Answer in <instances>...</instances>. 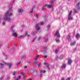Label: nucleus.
<instances>
[{"label": "nucleus", "instance_id": "27", "mask_svg": "<svg viewBox=\"0 0 80 80\" xmlns=\"http://www.w3.org/2000/svg\"><path fill=\"white\" fill-rule=\"evenodd\" d=\"M44 50H46L47 49V47H43L42 48Z\"/></svg>", "mask_w": 80, "mask_h": 80}, {"label": "nucleus", "instance_id": "14", "mask_svg": "<svg viewBox=\"0 0 80 80\" xmlns=\"http://www.w3.org/2000/svg\"><path fill=\"white\" fill-rule=\"evenodd\" d=\"M45 71H41L40 72V77H42V75L43 73H45Z\"/></svg>", "mask_w": 80, "mask_h": 80}, {"label": "nucleus", "instance_id": "12", "mask_svg": "<svg viewBox=\"0 0 80 80\" xmlns=\"http://www.w3.org/2000/svg\"><path fill=\"white\" fill-rule=\"evenodd\" d=\"M56 58L57 59H60V60H62V59L63 58V55H61L59 58L57 56L56 57Z\"/></svg>", "mask_w": 80, "mask_h": 80}, {"label": "nucleus", "instance_id": "52", "mask_svg": "<svg viewBox=\"0 0 80 80\" xmlns=\"http://www.w3.org/2000/svg\"><path fill=\"white\" fill-rule=\"evenodd\" d=\"M30 80H32V79H31Z\"/></svg>", "mask_w": 80, "mask_h": 80}, {"label": "nucleus", "instance_id": "6", "mask_svg": "<svg viewBox=\"0 0 80 80\" xmlns=\"http://www.w3.org/2000/svg\"><path fill=\"white\" fill-rule=\"evenodd\" d=\"M55 36H56L58 38H60V35L59 33V32L58 31H57L55 34Z\"/></svg>", "mask_w": 80, "mask_h": 80}, {"label": "nucleus", "instance_id": "9", "mask_svg": "<svg viewBox=\"0 0 80 80\" xmlns=\"http://www.w3.org/2000/svg\"><path fill=\"white\" fill-rule=\"evenodd\" d=\"M72 63V61L71 59H69L68 60V64L69 65H71Z\"/></svg>", "mask_w": 80, "mask_h": 80}, {"label": "nucleus", "instance_id": "11", "mask_svg": "<svg viewBox=\"0 0 80 80\" xmlns=\"http://www.w3.org/2000/svg\"><path fill=\"white\" fill-rule=\"evenodd\" d=\"M67 38L68 39L69 42H70V41H71V37H70V35H68L67 37Z\"/></svg>", "mask_w": 80, "mask_h": 80}, {"label": "nucleus", "instance_id": "29", "mask_svg": "<svg viewBox=\"0 0 80 80\" xmlns=\"http://www.w3.org/2000/svg\"><path fill=\"white\" fill-rule=\"evenodd\" d=\"M56 41L57 43H58L60 42V40L56 39Z\"/></svg>", "mask_w": 80, "mask_h": 80}, {"label": "nucleus", "instance_id": "43", "mask_svg": "<svg viewBox=\"0 0 80 80\" xmlns=\"http://www.w3.org/2000/svg\"><path fill=\"white\" fill-rule=\"evenodd\" d=\"M44 58H47V56H44Z\"/></svg>", "mask_w": 80, "mask_h": 80}, {"label": "nucleus", "instance_id": "40", "mask_svg": "<svg viewBox=\"0 0 80 80\" xmlns=\"http://www.w3.org/2000/svg\"><path fill=\"white\" fill-rule=\"evenodd\" d=\"M3 77H1L0 79V80H2V79H3Z\"/></svg>", "mask_w": 80, "mask_h": 80}, {"label": "nucleus", "instance_id": "15", "mask_svg": "<svg viewBox=\"0 0 80 80\" xmlns=\"http://www.w3.org/2000/svg\"><path fill=\"white\" fill-rule=\"evenodd\" d=\"M37 64V62L36 61H35L34 62H33V65L34 66H36V65Z\"/></svg>", "mask_w": 80, "mask_h": 80}, {"label": "nucleus", "instance_id": "10", "mask_svg": "<svg viewBox=\"0 0 80 80\" xmlns=\"http://www.w3.org/2000/svg\"><path fill=\"white\" fill-rule=\"evenodd\" d=\"M18 13H22V12H23V10L22 9H20L18 10Z\"/></svg>", "mask_w": 80, "mask_h": 80}, {"label": "nucleus", "instance_id": "25", "mask_svg": "<svg viewBox=\"0 0 80 80\" xmlns=\"http://www.w3.org/2000/svg\"><path fill=\"white\" fill-rule=\"evenodd\" d=\"M46 6H44L42 8L41 10H45V8H46Z\"/></svg>", "mask_w": 80, "mask_h": 80}, {"label": "nucleus", "instance_id": "31", "mask_svg": "<svg viewBox=\"0 0 80 80\" xmlns=\"http://www.w3.org/2000/svg\"><path fill=\"white\" fill-rule=\"evenodd\" d=\"M48 41V39L47 38L45 39L44 41V42H47Z\"/></svg>", "mask_w": 80, "mask_h": 80}, {"label": "nucleus", "instance_id": "35", "mask_svg": "<svg viewBox=\"0 0 80 80\" xmlns=\"http://www.w3.org/2000/svg\"><path fill=\"white\" fill-rule=\"evenodd\" d=\"M31 62H32L31 61H28V63H29V64L30 63H31Z\"/></svg>", "mask_w": 80, "mask_h": 80}, {"label": "nucleus", "instance_id": "30", "mask_svg": "<svg viewBox=\"0 0 80 80\" xmlns=\"http://www.w3.org/2000/svg\"><path fill=\"white\" fill-rule=\"evenodd\" d=\"M58 49H57L56 50L55 53H58Z\"/></svg>", "mask_w": 80, "mask_h": 80}, {"label": "nucleus", "instance_id": "56", "mask_svg": "<svg viewBox=\"0 0 80 80\" xmlns=\"http://www.w3.org/2000/svg\"><path fill=\"white\" fill-rule=\"evenodd\" d=\"M52 10H53V9H52Z\"/></svg>", "mask_w": 80, "mask_h": 80}, {"label": "nucleus", "instance_id": "45", "mask_svg": "<svg viewBox=\"0 0 80 80\" xmlns=\"http://www.w3.org/2000/svg\"><path fill=\"white\" fill-rule=\"evenodd\" d=\"M7 79L8 80H9L10 79V77H8Z\"/></svg>", "mask_w": 80, "mask_h": 80}, {"label": "nucleus", "instance_id": "39", "mask_svg": "<svg viewBox=\"0 0 80 80\" xmlns=\"http://www.w3.org/2000/svg\"><path fill=\"white\" fill-rule=\"evenodd\" d=\"M15 73H16L15 72H13L12 73V75H15Z\"/></svg>", "mask_w": 80, "mask_h": 80}, {"label": "nucleus", "instance_id": "20", "mask_svg": "<svg viewBox=\"0 0 80 80\" xmlns=\"http://www.w3.org/2000/svg\"><path fill=\"white\" fill-rule=\"evenodd\" d=\"M21 78V76H18L17 78H16L15 79V80H18V79H20Z\"/></svg>", "mask_w": 80, "mask_h": 80}, {"label": "nucleus", "instance_id": "7", "mask_svg": "<svg viewBox=\"0 0 80 80\" xmlns=\"http://www.w3.org/2000/svg\"><path fill=\"white\" fill-rule=\"evenodd\" d=\"M27 37H29V36H30V35H27V32H26V33L25 36H19L18 37V38H22L23 37H25V36H27Z\"/></svg>", "mask_w": 80, "mask_h": 80}, {"label": "nucleus", "instance_id": "2", "mask_svg": "<svg viewBox=\"0 0 80 80\" xmlns=\"http://www.w3.org/2000/svg\"><path fill=\"white\" fill-rule=\"evenodd\" d=\"M43 22H41L39 23V24H37L35 25V27L36 28V30L37 32H38L39 30H40V27H39V25H40L41 26V25H43Z\"/></svg>", "mask_w": 80, "mask_h": 80}, {"label": "nucleus", "instance_id": "13", "mask_svg": "<svg viewBox=\"0 0 80 80\" xmlns=\"http://www.w3.org/2000/svg\"><path fill=\"white\" fill-rule=\"evenodd\" d=\"M35 8V5L33 6L32 7L29 13H32V12H33V8Z\"/></svg>", "mask_w": 80, "mask_h": 80}, {"label": "nucleus", "instance_id": "37", "mask_svg": "<svg viewBox=\"0 0 80 80\" xmlns=\"http://www.w3.org/2000/svg\"><path fill=\"white\" fill-rule=\"evenodd\" d=\"M66 80H70V78H68L66 79Z\"/></svg>", "mask_w": 80, "mask_h": 80}, {"label": "nucleus", "instance_id": "50", "mask_svg": "<svg viewBox=\"0 0 80 80\" xmlns=\"http://www.w3.org/2000/svg\"><path fill=\"white\" fill-rule=\"evenodd\" d=\"M77 50V49L76 48L74 50V51H75V50Z\"/></svg>", "mask_w": 80, "mask_h": 80}, {"label": "nucleus", "instance_id": "17", "mask_svg": "<svg viewBox=\"0 0 80 80\" xmlns=\"http://www.w3.org/2000/svg\"><path fill=\"white\" fill-rule=\"evenodd\" d=\"M39 56H40V55H36V58H34V59L35 60V61H36V60H37L38 59L37 58H38V57H39Z\"/></svg>", "mask_w": 80, "mask_h": 80}, {"label": "nucleus", "instance_id": "23", "mask_svg": "<svg viewBox=\"0 0 80 80\" xmlns=\"http://www.w3.org/2000/svg\"><path fill=\"white\" fill-rule=\"evenodd\" d=\"M4 65L2 63H0V67L2 68L3 67Z\"/></svg>", "mask_w": 80, "mask_h": 80}, {"label": "nucleus", "instance_id": "42", "mask_svg": "<svg viewBox=\"0 0 80 80\" xmlns=\"http://www.w3.org/2000/svg\"><path fill=\"white\" fill-rule=\"evenodd\" d=\"M47 64V63H46V62H45L44 63H43V65H46Z\"/></svg>", "mask_w": 80, "mask_h": 80}, {"label": "nucleus", "instance_id": "49", "mask_svg": "<svg viewBox=\"0 0 80 80\" xmlns=\"http://www.w3.org/2000/svg\"><path fill=\"white\" fill-rule=\"evenodd\" d=\"M37 18H38V15L37 14Z\"/></svg>", "mask_w": 80, "mask_h": 80}, {"label": "nucleus", "instance_id": "48", "mask_svg": "<svg viewBox=\"0 0 80 80\" xmlns=\"http://www.w3.org/2000/svg\"><path fill=\"white\" fill-rule=\"evenodd\" d=\"M35 39H34L32 40V42H34V41H35Z\"/></svg>", "mask_w": 80, "mask_h": 80}, {"label": "nucleus", "instance_id": "32", "mask_svg": "<svg viewBox=\"0 0 80 80\" xmlns=\"http://www.w3.org/2000/svg\"><path fill=\"white\" fill-rule=\"evenodd\" d=\"M36 33H37V32H34L33 33H32V35H35L36 34Z\"/></svg>", "mask_w": 80, "mask_h": 80}, {"label": "nucleus", "instance_id": "51", "mask_svg": "<svg viewBox=\"0 0 80 80\" xmlns=\"http://www.w3.org/2000/svg\"><path fill=\"white\" fill-rule=\"evenodd\" d=\"M27 66H25V67H24V68H27Z\"/></svg>", "mask_w": 80, "mask_h": 80}, {"label": "nucleus", "instance_id": "22", "mask_svg": "<svg viewBox=\"0 0 80 80\" xmlns=\"http://www.w3.org/2000/svg\"><path fill=\"white\" fill-rule=\"evenodd\" d=\"M33 74L34 75H37V71H35L33 72Z\"/></svg>", "mask_w": 80, "mask_h": 80}, {"label": "nucleus", "instance_id": "3", "mask_svg": "<svg viewBox=\"0 0 80 80\" xmlns=\"http://www.w3.org/2000/svg\"><path fill=\"white\" fill-rule=\"evenodd\" d=\"M80 2L78 3L76 8L74 9V12H75V13H78V12L77 10H79L80 9Z\"/></svg>", "mask_w": 80, "mask_h": 80}, {"label": "nucleus", "instance_id": "34", "mask_svg": "<svg viewBox=\"0 0 80 80\" xmlns=\"http://www.w3.org/2000/svg\"><path fill=\"white\" fill-rule=\"evenodd\" d=\"M22 58H26V56H22Z\"/></svg>", "mask_w": 80, "mask_h": 80}, {"label": "nucleus", "instance_id": "5", "mask_svg": "<svg viewBox=\"0 0 80 80\" xmlns=\"http://www.w3.org/2000/svg\"><path fill=\"white\" fill-rule=\"evenodd\" d=\"M72 13V11H71L68 14V20H73V18L71 17V15Z\"/></svg>", "mask_w": 80, "mask_h": 80}, {"label": "nucleus", "instance_id": "1", "mask_svg": "<svg viewBox=\"0 0 80 80\" xmlns=\"http://www.w3.org/2000/svg\"><path fill=\"white\" fill-rule=\"evenodd\" d=\"M9 10L4 15V16L2 18V19L5 20V21H8L9 23H13V20H12L10 17L12 15V13L10 12V10L12 9V4L8 5Z\"/></svg>", "mask_w": 80, "mask_h": 80}, {"label": "nucleus", "instance_id": "18", "mask_svg": "<svg viewBox=\"0 0 80 80\" xmlns=\"http://www.w3.org/2000/svg\"><path fill=\"white\" fill-rule=\"evenodd\" d=\"M61 68H66V64H63L62 65Z\"/></svg>", "mask_w": 80, "mask_h": 80}, {"label": "nucleus", "instance_id": "38", "mask_svg": "<svg viewBox=\"0 0 80 80\" xmlns=\"http://www.w3.org/2000/svg\"><path fill=\"white\" fill-rule=\"evenodd\" d=\"M41 65V63H40L38 64V67H40V65Z\"/></svg>", "mask_w": 80, "mask_h": 80}, {"label": "nucleus", "instance_id": "55", "mask_svg": "<svg viewBox=\"0 0 80 80\" xmlns=\"http://www.w3.org/2000/svg\"><path fill=\"white\" fill-rule=\"evenodd\" d=\"M0 20H1V18H0Z\"/></svg>", "mask_w": 80, "mask_h": 80}, {"label": "nucleus", "instance_id": "16", "mask_svg": "<svg viewBox=\"0 0 80 80\" xmlns=\"http://www.w3.org/2000/svg\"><path fill=\"white\" fill-rule=\"evenodd\" d=\"M46 6L48 8H51L52 7V6L50 5H48L47 4H46Z\"/></svg>", "mask_w": 80, "mask_h": 80}, {"label": "nucleus", "instance_id": "47", "mask_svg": "<svg viewBox=\"0 0 80 80\" xmlns=\"http://www.w3.org/2000/svg\"><path fill=\"white\" fill-rule=\"evenodd\" d=\"M64 80V78H62V79H61V80Z\"/></svg>", "mask_w": 80, "mask_h": 80}, {"label": "nucleus", "instance_id": "46", "mask_svg": "<svg viewBox=\"0 0 80 80\" xmlns=\"http://www.w3.org/2000/svg\"><path fill=\"white\" fill-rule=\"evenodd\" d=\"M20 62H19V63H18L17 65H20Z\"/></svg>", "mask_w": 80, "mask_h": 80}, {"label": "nucleus", "instance_id": "8", "mask_svg": "<svg viewBox=\"0 0 80 80\" xmlns=\"http://www.w3.org/2000/svg\"><path fill=\"white\" fill-rule=\"evenodd\" d=\"M4 64H5L6 65L8 66V67H9V68H11V67L12 66V64H8V63L6 62H4Z\"/></svg>", "mask_w": 80, "mask_h": 80}, {"label": "nucleus", "instance_id": "19", "mask_svg": "<svg viewBox=\"0 0 80 80\" xmlns=\"http://www.w3.org/2000/svg\"><path fill=\"white\" fill-rule=\"evenodd\" d=\"M75 45V42H73L70 44L71 46H74Z\"/></svg>", "mask_w": 80, "mask_h": 80}, {"label": "nucleus", "instance_id": "4", "mask_svg": "<svg viewBox=\"0 0 80 80\" xmlns=\"http://www.w3.org/2000/svg\"><path fill=\"white\" fill-rule=\"evenodd\" d=\"M14 27H15V26H13L11 27V31L13 32L12 35L14 37H17L18 35H17V34L16 32H15V30H13Z\"/></svg>", "mask_w": 80, "mask_h": 80}, {"label": "nucleus", "instance_id": "44", "mask_svg": "<svg viewBox=\"0 0 80 80\" xmlns=\"http://www.w3.org/2000/svg\"><path fill=\"white\" fill-rule=\"evenodd\" d=\"M56 0H53L52 1V3H53L54 1H55Z\"/></svg>", "mask_w": 80, "mask_h": 80}, {"label": "nucleus", "instance_id": "53", "mask_svg": "<svg viewBox=\"0 0 80 80\" xmlns=\"http://www.w3.org/2000/svg\"><path fill=\"white\" fill-rule=\"evenodd\" d=\"M68 1H70V0H68Z\"/></svg>", "mask_w": 80, "mask_h": 80}, {"label": "nucleus", "instance_id": "41", "mask_svg": "<svg viewBox=\"0 0 80 80\" xmlns=\"http://www.w3.org/2000/svg\"><path fill=\"white\" fill-rule=\"evenodd\" d=\"M47 17H48L47 16H46L45 17H44V18L45 19H46V18H47Z\"/></svg>", "mask_w": 80, "mask_h": 80}, {"label": "nucleus", "instance_id": "28", "mask_svg": "<svg viewBox=\"0 0 80 80\" xmlns=\"http://www.w3.org/2000/svg\"><path fill=\"white\" fill-rule=\"evenodd\" d=\"M47 67L49 70L50 69V65H48L47 66Z\"/></svg>", "mask_w": 80, "mask_h": 80}, {"label": "nucleus", "instance_id": "26", "mask_svg": "<svg viewBox=\"0 0 80 80\" xmlns=\"http://www.w3.org/2000/svg\"><path fill=\"white\" fill-rule=\"evenodd\" d=\"M25 78H26V76L25 75V74H23V78L24 80H25Z\"/></svg>", "mask_w": 80, "mask_h": 80}, {"label": "nucleus", "instance_id": "24", "mask_svg": "<svg viewBox=\"0 0 80 80\" xmlns=\"http://www.w3.org/2000/svg\"><path fill=\"white\" fill-rule=\"evenodd\" d=\"M50 25L49 24H48V26H47V30H48V29H49V28H50Z\"/></svg>", "mask_w": 80, "mask_h": 80}, {"label": "nucleus", "instance_id": "36", "mask_svg": "<svg viewBox=\"0 0 80 80\" xmlns=\"http://www.w3.org/2000/svg\"><path fill=\"white\" fill-rule=\"evenodd\" d=\"M2 24H3L4 25H5V22L3 21L2 22Z\"/></svg>", "mask_w": 80, "mask_h": 80}, {"label": "nucleus", "instance_id": "54", "mask_svg": "<svg viewBox=\"0 0 80 80\" xmlns=\"http://www.w3.org/2000/svg\"><path fill=\"white\" fill-rule=\"evenodd\" d=\"M0 47H1V45L0 44Z\"/></svg>", "mask_w": 80, "mask_h": 80}, {"label": "nucleus", "instance_id": "21", "mask_svg": "<svg viewBox=\"0 0 80 80\" xmlns=\"http://www.w3.org/2000/svg\"><path fill=\"white\" fill-rule=\"evenodd\" d=\"M79 37H80V35L78 34H77L76 36V38H77V39H78V38H79Z\"/></svg>", "mask_w": 80, "mask_h": 80}, {"label": "nucleus", "instance_id": "33", "mask_svg": "<svg viewBox=\"0 0 80 80\" xmlns=\"http://www.w3.org/2000/svg\"><path fill=\"white\" fill-rule=\"evenodd\" d=\"M41 38H42V37H40L38 38V40H40Z\"/></svg>", "mask_w": 80, "mask_h": 80}]
</instances>
